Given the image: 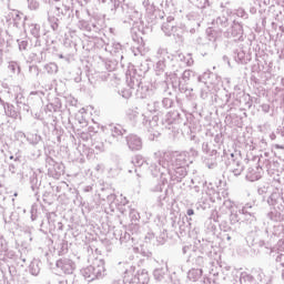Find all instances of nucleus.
Instances as JSON below:
<instances>
[{
	"instance_id": "14",
	"label": "nucleus",
	"mask_w": 284,
	"mask_h": 284,
	"mask_svg": "<svg viewBox=\"0 0 284 284\" xmlns=\"http://www.w3.org/2000/svg\"><path fill=\"white\" fill-rule=\"evenodd\" d=\"M109 132H110V136L108 139V142L111 144L121 143V141H123V136L128 134V130L123 129V126L120 124L109 125Z\"/></svg>"
},
{
	"instance_id": "26",
	"label": "nucleus",
	"mask_w": 284,
	"mask_h": 284,
	"mask_svg": "<svg viewBox=\"0 0 284 284\" xmlns=\"http://www.w3.org/2000/svg\"><path fill=\"white\" fill-rule=\"evenodd\" d=\"M263 176V166L262 165H255L247 169L246 172V181H251L254 183V181H258Z\"/></svg>"
},
{
	"instance_id": "48",
	"label": "nucleus",
	"mask_w": 284,
	"mask_h": 284,
	"mask_svg": "<svg viewBox=\"0 0 284 284\" xmlns=\"http://www.w3.org/2000/svg\"><path fill=\"white\" fill-rule=\"evenodd\" d=\"M210 79H216V73L212 71H206L197 78V81L203 85H209Z\"/></svg>"
},
{
	"instance_id": "24",
	"label": "nucleus",
	"mask_w": 284,
	"mask_h": 284,
	"mask_svg": "<svg viewBox=\"0 0 284 284\" xmlns=\"http://www.w3.org/2000/svg\"><path fill=\"white\" fill-rule=\"evenodd\" d=\"M233 59L236 61V63H241L242 65H245L252 61V58L245 52L243 47H239L233 50Z\"/></svg>"
},
{
	"instance_id": "33",
	"label": "nucleus",
	"mask_w": 284,
	"mask_h": 284,
	"mask_svg": "<svg viewBox=\"0 0 284 284\" xmlns=\"http://www.w3.org/2000/svg\"><path fill=\"white\" fill-rule=\"evenodd\" d=\"M161 28H162V32H164L166 37H172V32L176 28V22H174V17L169 16L166 18V21L162 23Z\"/></svg>"
},
{
	"instance_id": "22",
	"label": "nucleus",
	"mask_w": 284,
	"mask_h": 284,
	"mask_svg": "<svg viewBox=\"0 0 284 284\" xmlns=\"http://www.w3.org/2000/svg\"><path fill=\"white\" fill-rule=\"evenodd\" d=\"M61 0H51V9L49 11L50 14H55V17H67L70 14V7L63 3H60Z\"/></svg>"
},
{
	"instance_id": "38",
	"label": "nucleus",
	"mask_w": 284,
	"mask_h": 284,
	"mask_svg": "<svg viewBox=\"0 0 284 284\" xmlns=\"http://www.w3.org/2000/svg\"><path fill=\"white\" fill-rule=\"evenodd\" d=\"M230 92L227 91H223L220 92L219 94H215V103H217V105L222 109L225 110V108L227 106V101L230 100Z\"/></svg>"
},
{
	"instance_id": "3",
	"label": "nucleus",
	"mask_w": 284,
	"mask_h": 284,
	"mask_svg": "<svg viewBox=\"0 0 284 284\" xmlns=\"http://www.w3.org/2000/svg\"><path fill=\"white\" fill-rule=\"evenodd\" d=\"M156 59H158L155 63L156 74H163L164 72L168 75V74H172V72H175L174 62L178 59L183 61L185 57L182 54L174 55L172 53H169L168 48L160 47L156 52Z\"/></svg>"
},
{
	"instance_id": "4",
	"label": "nucleus",
	"mask_w": 284,
	"mask_h": 284,
	"mask_svg": "<svg viewBox=\"0 0 284 284\" xmlns=\"http://www.w3.org/2000/svg\"><path fill=\"white\" fill-rule=\"evenodd\" d=\"M221 159L224 161L229 172L234 176H241L245 171V164H243V156H241V152L224 149Z\"/></svg>"
},
{
	"instance_id": "1",
	"label": "nucleus",
	"mask_w": 284,
	"mask_h": 284,
	"mask_svg": "<svg viewBox=\"0 0 284 284\" xmlns=\"http://www.w3.org/2000/svg\"><path fill=\"white\" fill-rule=\"evenodd\" d=\"M155 162H151L149 170L153 176H159L163 183L168 180L181 183L187 176L190 166V153L184 152H164L162 155L154 153Z\"/></svg>"
},
{
	"instance_id": "42",
	"label": "nucleus",
	"mask_w": 284,
	"mask_h": 284,
	"mask_svg": "<svg viewBox=\"0 0 284 284\" xmlns=\"http://www.w3.org/2000/svg\"><path fill=\"white\" fill-rule=\"evenodd\" d=\"M29 183L34 196H37L39 194V187H41V181H39L37 173L30 175Z\"/></svg>"
},
{
	"instance_id": "8",
	"label": "nucleus",
	"mask_w": 284,
	"mask_h": 284,
	"mask_svg": "<svg viewBox=\"0 0 284 284\" xmlns=\"http://www.w3.org/2000/svg\"><path fill=\"white\" fill-rule=\"evenodd\" d=\"M221 31L209 28L206 29V37L196 38L195 43L197 48H205V50H210V48H212L213 50H216V41H221Z\"/></svg>"
},
{
	"instance_id": "35",
	"label": "nucleus",
	"mask_w": 284,
	"mask_h": 284,
	"mask_svg": "<svg viewBox=\"0 0 284 284\" xmlns=\"http://www.w3.org/2000/svg\"><path fill=\"white\" fill-rule=\"evenodd\" d=\"M17 135L19 139H26L30 145H39V143H41V135L37 133H29L26 135V133L19 131Z\"/></svg>"
},
{
	"instance_id": "34",
	"label": "nucleus",
	"mask_w": 284,
	"mask_h": 284,
	"mask_svg": "<svg viewBox=\"0 0 284 284\" xmlns=\"http://www.w3.org/2000/svg\"><path fill=\"white\" fill-rule=\"evenodd\" d=\"M237 101H240V108H244L250 110V108H252V95L245 93L244 91H241L237 93Z\"/></svg>"
},
{
	"instance_id": "57",
	"label": "nucleus",
	"mask_w": 284,
	"mask_h": 284,
	"mask_svg": "<svg viewBox=\"0 0 284 284\" xmlns=\"http://www.w3.org/2000/svg\"><path fill=\"white\" fill-rule=\"evenodd\" d=\"M201 99H210L212 97V90L210 89L209 84H204V87H201V93H200Z\"/></svg>"
},
{
	"instance_id": "61",
	"label": "nucleus",
	"mask_w": 284,
	"mask_h": 284,
	"mask_svg": "<svg viewBox=\"0 0 284 284\" xmlns=\"http://www.w3.org/2000/svg\"><path fill=\"white\" fill-rule=\"evenodd\" d=\"M30 34H32V37H34L36 39H39V37H41V26L31 24L30 26Z\"/></svg>"
},
{
	"instance_id": "16",
	"label": "nucleus",
	"mask_w": 284,
	"mask_h": 284,
	"mask_svg": "<svg viewBox=\"0 0 284 284\" xmlns=\"http://www.w3.org/2000/svg\"><path fill=\"white\" fill-rule=\"evenodd\" d=\"M153 277L158 283H162V284L172 283V275H170V268L168 267V263H164L163 266L154 268Z\"/></svg>"
},
{
	"instance_id": "21",
	"label": "nucleus",
	"mask_w": 284,
	"mask_h": 284,
	"mask_svg": "<svg viewBox=\"0 0 284 284\" xmlns=\"http://www.w3.org/2000/svg\"><path fill=\"white\" fill-rule=\"evenodd\" d=\"M230 222L232 225H236V223H246V225H250V220L246 217L243 209H239L237 206L231 207Z\"/></svg>"
},
{
	"instance_id": "51",
	"label": "nucleus",
	"mask_w": 284,
	"mask_h": 284,
	"mask_svg": "<svg viewBox=\"0 0 284 284\" xmlns=\"http://www.w3.org/2000/svg\"><path fill=\"white\" fill-rule=\"evenodd\" d=\"M29 272L32 276H39L41 272V262L39 260H33L29 265Z\"/></svg>"
},
{
	"instance_id": "49",
	"label": "nucleus",
	"mask_w": 284,
	"mask_h": 284,
	"mask_svg": "<svg viewBox=\"0 0 284 284\" xmlns=\"http://www.w3.org/2000/svg\"><path fill=\"white\" fill-rule=\"evenodd\" d=\"M12 20L11 23L16 27V28H21L24 23L23 21V13H19L18 11H14L13 13H11Z\"/></svg>"
},
{
	"instance_id": "32",
	"label": "nucleus",
	"mask_w": 284,
	"mask_h": 284,
	"mask_svg": "<svg viewBox=\"0 0 284 284\" xmlns=\"http://www.w3.org/2000/svg\"><path fill=\"white\" fill-rule=\"evenodd\" d=\"M164 123H166V125L183 123V114L179 111H170L164 118Z\"/></svg>"
},
{
	"instance_id": "62",
	"label": "nucleus",
	"mask_w": 284,
	"mask_h": 284,
	"mask_svg": "<svg viewBox=\"0 0 284 284\" xmlns=\"http://www.w3.org/2000/svg\"><path fill=\"white\" fill-rule=\"evenodd\" d=\"M236 239V231H230L229 233L222 234V240L231 244L232 240Z\"/></svg>"
},
{
	"instance_id": "36",
	"label": "nucleus",
	"mask_w": 284,
	"mask_h": 284,
	"mask_svg": "<svg viewBox=\"0 0 284 284\" xmlns=\"http://www.w3.org/2000/svg\"><path fill=\"white\" fill-rule=\"evenodd\" d=\"M254 245H257L258 247H265L266 250H270L268 252V256H271V258H275L276 256H278V254H281L276 248H272L270 247V243H265V240H253Z\"/></svg>"
},
{
	"instance_id": "52",
	"label": "nucleus",
	"mask_w": 284,
	"mask_h": 284,
	"mask_svg": "<svg viewBox=\"0 0 284 284\" xmlns=\"http://www.w3.org/2000/svg\"><path fill=\"white\" fill-rule=\"evenodd\" d=\"M129 219H131V223L134 225L135 230H139V225H136V222L141 219L139 211L134 209L129 210Z\"/></svg>"
},
{
	"instance_id": "10",
	"label": "nucleus",
	"mask_w": 284,
	"mask_h": 284,
	"mask_svg": "<svg viewBox=\"0 0 284 284\" xmlns=\"http://www.w3.org/2000/svg\"><path fill=\"white\" fill-rule=\"evenodd\" d=\"M258 163H262V170H266L267 175L273 176L275 181L276 176L283 172V164L278 159L260 158Z\"/></svg>"
},
{
	"instance_id": "45",
	"label": "nucleus",
	"mask_w": 284,
	"mask_h": 284,
	"mask_svg": "<svg viewBox=\"0 0 284 284\" xmlns=\"http://www.w3.org/2000/svg\"><path fill=\"white\" fill-rule=\"evenodd\" d=\"M61 99L54 98L51 102L47 104L48 112H61Z\"/></svg>"
},
{
	"instance_id": "31",
	"label": "nucleus",
	"mask_w": 284,
	"mask_h": 284,
	"mask_svg": "<svg viewBox=\"0 0 284 284\" xmlns=\"http://www.w3.org/2000/svg\"><path fill=\"white\" fill-rule=\"evenodd\" d=\"M0 103L3 106L4 113L7 114V116H10V119H20L21 121V113L14 110V105L3 101L1 98H0Z\"/></svg>"
},
{
	"instance_id": "11",
	"label": "nucleus",
	"mask_w": 284,
	"mask_h": 284,
	"mask_svg": "<svg viewBox=\"0 0 284 284\" xmlns=\"http://www.w3.org/2000/svg\"><path fill=\"white\" fill-rule=\"evenodd\" d=\"M118 17L122 19L124 23H139V21H141V12L125 3L121 4V8L118 9Z\"/></svg>"
},
{
	"instance_id": "6",
	"label": "nucleus",
	"mask_w": 284,
	"mask_h": 284,
	"mask_svg": "<svg viewBox=\"0 0 284 284\" xmlns=\"http://www.w3.org/2000/svg\"><path fill=\"white\" fill-rule=\"evenodd\" d=\"M80 272L88 283H92L97 278H103L105 276V261L103 258H95L91 265L82 268Z\"/></svg>"
},
{
	"instance_id": "60",
	"label": "nucleus",
	"mask_w": 284,
	"mask_h": 284,
	"mask_svg": "<svg viewBox=\"0 0 284 284\" xmlns=\"http://www.w3.org/2000/svg\"><path fill=\"white\" fill-rule=\"evenodd\" d=\"M68 254V241H62L58 244V255L63 256Z\"/></svg>"
},
{
	"instance_id": "20",
	"label": "nucleus",
	"mask_w": 284,
	"mask_h": 284,
	"mask_svg": "<svg viewBox=\"0 0 284 284\" xmlns=\"http://www.w3.org/2000/svg\"><path fill=\"white\" fill-rule=\"evenodd\" d=\"M55 266L58 270H61L63 274H74V271L77 270V263L68 257L58 260Z\"/></svg>"
},
{
	"instance_id": "13",
	"label": "nucleus",
	"mask_w": 284,
	"mask_h": 284,
	"mask_svg": "<svg viewBox=\"0 0 284 284\" xmlns=\"http://www.w3.org/2000/svg\"><path fill=\"white\" fill-rule=\"evenodd\" d=\"M134 270H136V267L134 266H130V268H126L124 274H126L128 276H133L131 278L132 283H136V284H149L150 283V274H148V271L145 268L143 270H139L136 272V274H134Z\"/></svg>"
},
{
	"instance_id": "56",
	"label": "nucleus",
	"mask_w": 284,
	"mask_h": 284,
	"mask_svg": "<svg viewBox=\"0 0 284 284\" xmlns=\"http://www.w3.org/2000/svg\"><path fill=\"white\" fill-rule=\"evenodd\" d=\"M8 70L11 71L12 74H21V65H19L17 61L9 62Z\"/></svg>"
},
{
	"instance_id": "47",
	"label": "nucleus",
	"mask_w": 284,
	"mask_h": 284,
	"mask_svg": "<svg viewBox=\"0 0 284 284\" xmlns=\"http://www.w3.org/2000/svg\"><path fill=\"white\" fill-rule=\"evenodd\" d=\"M142 6L149 17H154V12H156V4L150 0H143Z\"/></svg>"
},
{
	"instance_id": "29",
	"label": "nucleus",
	"mask_w": 284,
	"mask_h": 284,
	"mask_svg": "<svg viewBox=\"0 0 284 284\" xmlns=\"http://www.w3.org/2000/svg\"><path fill=\"white\" fill-rule=\"evenodd\" d=\"M214 23L217 26L220 32L223 33V29L230 26V10H224L221 16H219Z\"/></svg>"
},
{
	"instance_id": "15",
	"label": "nucleus",
	"mask_w": 284,
	"mask_h": 284,
	"mask_svg": "<svg viewBox=\"0 0 284 284\" xmlns=\"http://www.w3.org/2000/svg\"><path fill=\"white\" fill-rule=\"evenodd\" d=\"M267 204L275 210H284L283 189H275L266 200Z\"/></svg>"
},
{
	"instance_id": "55",
	"label": "nucleus",
	"mask_w": 284,
	"mask_h": 284,
	"mask_svg": "<svg viewBox=\"0 0 284 284\" xmlns=\"http://www.w3.org/2000/svg\"><path fill=\"white\" fill-rule=\"evenodd\" d=\"M240 283L241 284L254 283V276L247 272H242L240 275Z\"/></svg>"
},
{
	"instance_id": "19",
	"label": "nucleus",
	"mask_w": 284,
	"mask_h": 284,
	"mask_svg": "<svg viewBox=\"0 0 284 284\" xmlns=\"http://www.w3.org/2000/svg\"><path fill=\"white\" fill-rule=\"evenodd\" d=\"M48 225H49V232H63V223L59 221V215L54 212L45 213Z\"/></svg>"
},
{
	"instance_id": "37",
	"label": "nucleus",
	"mask_w": 284,
	"mask_h": 284,
	"mask_svg": "<svg viewBox=\"0 0 284 284\" xmlns=\"http://www.w3.org/2000/svg\"><path fill=\"white\" fill-rule=\"evenodd\" d=\"M267 219L270 221H274L275 223H281V221H284V209L278 210L276 207H273L267 214Z\"/></svg>"
},
{
	"instance_id": "23",
	"label": "nucleus",
	"mask_w": 284,
	"mask_h": 284,
	"mask_svg": "<svg viewBox=\"0 0 284 284\" xmlns=\"http://www.w3.org/2000/svg\"><path fill=\"white\" fill-rule=\"evenodd\" d=\"M125 143L131 152H139L143 150V140L136 134H129L125 136Z\"/></svg>"
},
{
	"instance_id": "50",
	"label": "nucleus",
	"mask_w": 284,
	"mask_h": 284,
	"mask_svg": "<svg viewBox=\"0 0 284 284\" xmlns=\"http://www.w3.org/2000/svg\"><path fill=\"white\" fill-rule=\"evenodd\" d=\"M102 65H104L108 72H114L116 65H119V61L114 59H102Z\"/></svg>"
},
{
	"instance_id": "58",
	"label": "nucleus",
	"mask_w": 284,
	"mask_h": 284,
	"mask_svg": "<svg viewBox=\"0 0 284 284\" xmlns=\"http://www.w3.org/2000/svg\"><path fill=\"white\" fill-rule=\"evenodd\" d=\"M125 203H128V200L125 197H123V200L121 201V204H116L115 207H118L119 212H121V214H128L130 213V206H125Z\"/></svg>"
},
{
	"instance_id": "53",
	"label": "nucleus",
	"mask_w": 284,
	"mask_h": 284,
	"mask_svg": "<svg viewBox=\"0 0 284 284\" xmlns=\"http://www.w3.org/2000/svg\"><path fill=\"white\" fill-rule=\"evenodd\" d=\"M43 70L47 72V74H57L59 72V65L54 62H49L43 65Z\"/></svg>"
},
{
	"instance_id": "27",
	"label": "nucleus",
	"mask_w": 284,
	"mask_h": 284,
	"mask_svg": "<svg viewBox=\"0 0 284 284\" xmlns=\"http://www.w3.org/2000/svg\"><path fill=\"white\" fill-rule=\"evenodd\" d=\"M9 172L11 174H21V168H23V162L19 155H10Z\"/></svg>"
},
{
	"instance_id": "64",
	"label": "nucleus",
	"mask_w": 284,
	"mask_h": 284,
	"mask_svg": "<svg viewBox=\"0 0 284 284\" xmlns=\"http://www.w3.org/2000/svg\"><path fill=\"white\" fill-rule=\"evenodd\" d=\"M30 214H31V221H37V219H39V205L32 204Z\"/></svg>"
},
{
	"instance_id": "44",
	"label": "nucleus",
	"mask_w": 284,
	"mask_h": 284,
	"mask_svg": "<svg viewBox=\"0 0 284 284\" xmlns=\"http://www.w3.org/2000/svg\"><path fill=\"white\" fill-rule=\"evenodd\" d=\"M105 52H110L111 54H121L123 52V45L119 42H112V44H106L104 47Z\"/></svg>"
},
{
	"instance_id": "17",
	"label": "nucleus",
	"mask_w": 284,
	"mask_h": 284,
	"mask_svg": "<svg viewBox=\"0 0 284 284\" xmlns=\"http://www.w3.org/2000/svg\"><path fill=\"white\" fill-rule=\"evenodd\" d=\"M258 207L256 206V202H247L242 206V211L244 212L246 219L248 220V225L251 227H256V212Z\"/></svg>"
},
{
	"instance_id": "25",
	"label": "nucleus",
	"mask_w": 284,
	"mask_h": 284,
	"mask_svg": "<svg viewBox=\"0 0 284 284\" xmlns=\"http://www.w3.org/2000/svg\"><path fill=\"white\" fill-rule=\"evenodd\" d=\"M114 236L115 239H119L121 245H124V247H132V245H134V237H132L128 231L116 230Z\"/></svg>"
},
{
	"instance_id": "39",
	"label": "nucleus",
	"mask_w": 284,
	"mask_h": 284,
	"mask_svg": "<svg viewBox=\"0 0 284 284\" xmlns=\"http://www.w3.org/2000/svg\"><path fill=\"white\" fill-rule=\"evenodd\" d=\"M227 112H232V110H236V108H241V102L239 101V93H230L229 100L226 102Z\"/></svg>"
},
{
	"instance_id": "40",
	"label": "nucleus",
	"mask_w": 284,
	"mask_h": 284,
	"mask_svg": "<svg viewBox=\"0 0 284 284\" xmlns=\"http://www.w3.org/2000/svg\"><path fill=\"white\" fill-rule=\"evenodd\" d=\"M186 34V37H190V22L186 24H181L180 27L175 26V28L172 31L173 37H178V39H183V34Z\"/></svg>"
},
{
	"instance_id": "41",
	"label": "nucleus",
	"mask_w": 284,
	"mask_h": 284,
	"mask_svg": "<svg viewBox=\"0 0 284 284\" xmlns=\"http://www.w3.org/2000/svg\"><path fill=\"white\" fill-rule=\"evenodd\" d=\"M0 252H4L7 258H11L12 261L17 258V253L8 250V243L3 236H0Z\"/></svg>"
},
{
	"instance_id": "5",
	"label": "nucleus",
	"mask_w": 284,
	"mask_h": 284,
	"mask_svg": "<svg viewBox=\"0 0 284 284\" xmlns=\"http://www.w3.org/2000/svg\"><path fill=\"white\" fill-rule=\"evenodd\" d=\"M126 116L129 121L132 123V125H143L146 128L149 132H152L159 123L158 116H154L152 120L148 119V115L145 113H141V110H139V106L131 108L126 111Z\"/></svg>"
},
{
	"instance_id": "59",
	"label": "nucleus",
	"mask_w": 284,
	"mask_h": 284,
	"mask_svg": "<svg viewBox=\"0 0 284 284\" xmlns=\"http://www.w3.org/2000/svg\"><path fill=\"white\" fill-rule=\"evenodd\" d=\"M146 110L148 112H161V102L155 101V102L148 103Z\"/></svg>"
},
{
	"instance_id": "43",
	"label": "nucleus",
	"mask_w": 284,
	"mask_h": 284,
	"mask_svg": "<svg viewBox=\"0 0 284 284\" xmlns=\"http://www.w3.org/2000/svg\"><path fill=\"white\" fill-rule=\"evenodd\" d=\"M48 23H49L52 32H59L61 21L59 20V18H57L55 16H53L50 12H48Z\"/></svg>"
},
{
	"instance_id": "9",
	"label": "nucleus",
	"mask_w": 284,
	"mask_h": 284,
	"mask_svg": "<svg viewBox=\"0 0 284 284\" xmlns=\"http://www.w3.org/2000/svg\"><path fill=\"white\" fill-rule=\"evenodd\" d=\"M202 152L206 154L209 159L205 160V165L209 170H214L219 165V150L216 149V144L212 146V142L204 141L202 143Z\"/></svg>"
},
{
	"instance_id": "12",
	"label": "nucleus",
	"mask_w": 284,
	"mask_h": 284,
	"mask_svg": "<svg viewBox=\"0 0 284 284\" xmlns=\"http://www.w3.org/2000/svg\"><path fill=\"white\" fill-rule=\"evenodd\" d=\"M45 163L48 168V176H51L52 179H61V176L65 174V166L63 163H59L50 156H47Z\"/></svg>"
},
{
	"instance_id": "2",
	"label": "nucleus",
	"mask_w": 284,
	"mask_h": 284,
	"mask_svg": "<svg viewBox=\"0 0 284 284\" xmlns=\"http://www.w3.org/2000/svg\"><path fill=\"white\" fill-rule=\"evenodd\" d=\"M145 72H148V67H144L143 69H131L129 70V73H126L128 88L135 90V97L138 99H148L154 94L152 84H150V82H143Z\"/></svg>"
},
{
	"instance_id": "18",
	"label": "nucleus",
	"mask_w": 284,
	"mask_h": 284,
	"mask_svg": "<svg viewBox=\"0 0 284 284\" xmlns=\"http://www.w3.org/2000/svg\"><path fill=\"white\" fill-rule=\"evenodd\" d=\"M226 39H234V41H241L243 39V24L233 21V24L224 32Z\"/></svg>"
},
{
	"instance_id": "28",
	"label": "nucleus",
	"mask_w": 284,
	"mask_h": 284,
	"mask_svg": "<svg viewBox=\"0 0 284 284\" xmlns=\"http://www.w3.org/2000/svg\"><path fill=\"white\" fill-rule=\"evenodd\" d=\"M189 21H195L193 27L189 23V34H196L199 32V28H201V16L196 12H191L186 16Z\"/></svg>"
},
{
	"instance_id": "54",
	"label": "nucleus",
	"mask_w": 284,
	"mask_h": 284,
	"mask_svg": "<svg viewBox=\"0 0 284 284\" xmlns=\"http://www.w3.org/2000/svg\"><path fill=\"white\" fill-rule=\"evenodd\" d=\"M212 220L214 221V223H216V221H219V215L212 214V217L206 222L207 223L206 229L209 230V232L216 234V224H214Z\"/></svg>"
},
{
	"instance_id": "7",
	"label": "nucleus",
	"mask_w": 284,
	"mask_h": 284,
	"mask_svg": "<svg viewBox=\"0 0 284 284\" xmlns=\"http://www.w3.org/2000/svg\"><path fill=\"white\" fill-rule=\"evenodd\" d=\"M101 19L97 17H91L89 20L78 21L77 27L79 30L84 32L87 37H97L99 32L103 30V24H101Z\"/></svg>"
},
{
	"instance_id": "30",
	"label": "nucleus",
	"mask_w": 284,
	"mask_h": 284,
	"mask_svg": "<svg viewBox=\"0 0 284 284\" xmlns=\"http://www.w3.org/2000/svg\"><path fill=\"white\" fill-rule=\"evenodd\" d=\"M132 165H134V172L136 174V176H141V173H139V169L143 168V165H152V163H156V160L151 161V162H146L143 159V155H135L132 158L131 160Z\"/></svg>"
},
{
	"instance_id": "46",
	"label": "nucleus",
	"mask_w": 284,
	"mask_h": 284,
	"mask_svg": "<svg viewBox=\"0 0 284 284\" xmlns=\"http://www.w3.org/2000/svg\"><path fill=\"white\" fill-rule=\"evenodd\" d=\"M203 276V268H191L187 273L189 281L196 283Z\"/></svg>"
},
{
	"instance_id": "63",
	"label": "nucleus",
	"mask_w": 284,
	"mask_h": 284,
	"mask_svg": "<svg viewBox=\"0 0 284 284\" xmlns=\"http://www.w3.org/2000/svg\"><path fill=\"white\" fill-rule=\"evenodd\" d=\"M17 43H18L20 52H28V45H30V44L27 39H24V40L18 39Z\"/></svg>"
}]
</instances>
